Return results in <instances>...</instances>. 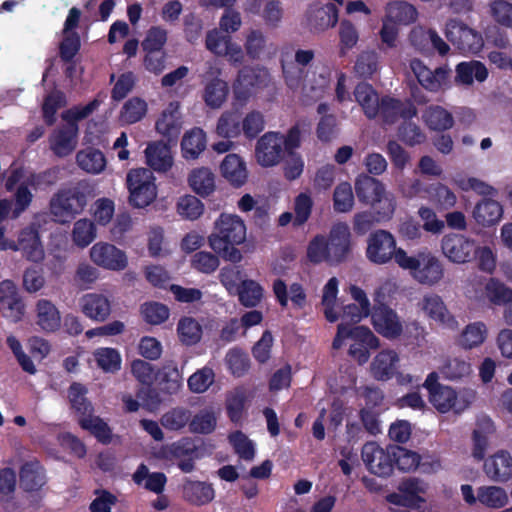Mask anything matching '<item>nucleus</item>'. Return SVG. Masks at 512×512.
Returning <instances> with one entry per match:
<instances>
[{
  "label": "nucleus",
  "mask_w": 512,
  "mask_h": 512,
  "mask_svg": "<svg viewBox=\"0 0 512 512\" xmlns=\"http://www.w3.org/2000/svg\"><path fill=\"white\" fill-rule=\"evenodd\" d=\"M246 239V226L237 215L222 213L208 237L211 249L225 261L238 263L243 256L237 248Z\"/></svg>",
  "instance_id": "1"
},
{
  "label": "nucleus",
  "mask_w": 512,
  "mask_h": 512,
  "mask_svg": "<svg viewBox=\"0 0 512 512\" xmlns=\"http://www.w3.org/2000/svg\"><path fill=\"white\" fill-rule=\"evenodd\" d=\"M399 267L409 271L411 277L422 285L433 286L444 276L441 261L427 249L420 250L412 256L407 252H400Z\"/></svg>",
  "instance_id": "2"
},
{
  "label": "nucleus",
  "mask_w": 512,
  "mask_h": 512,
  "mask_svg": "<svg viewBox=\"0 0 512 512\" xmlns=\"http://www.w3.org/2000/svg\"><path fill=\"white\" fill-rule=\"evenodd\" d=\"M86 206L87 190L81 183L59 189L49 201L50 214L61 224L70 223Z\"/></svg>",
  "instance_id": "3"
},
{
  "label": "nucleus",
  "mask_w": 512,
  "mask_h": 512,
  "mask_svg": "<svg viewBox=\"0 0 512 512\" xmlns=\"http://www.w3.org/2000/svg\"><path fill=\"white\" fill-rule=\"evenodd\" d=\"M365 256L375 265H386L394 262L399 266V253L406 252L397 246L395 236L388 230L376 229L372 231L366 240Z\"/></svg>",
  "instance_id": "4"
},
{
  "label": "nucleus",
  "mask_w": 512,
  "mask_h": 512,
  "mask_svg": "<svg viewBox=\"0 0 512 512\" xmlns=\"http://www.w3.org/2000/svg\"><path fill=\"white\" fill-rule=\"evenodd\" d=\"M155 176L151 169H131L126 176L129 204L134 208H145L157 197Z\"/></svg>",
  "instance_id": "5"
},
{
  "label": "nucleus",
  "mask_w": 512,
  "mask_h": 512,
  "mask_svg": "<svg viewBox=\"0 0 512 512\" xmlns=\"http://www.w3.org/2000/svg\"><path fill=\"white\" fill-rule=\"evenodd\" d=\"M446 37L462 53L476 54L484 46V40L478 31L460 20H450L446 25Z\"/></svg>",
  "instance_id": "6"
},
{
  "label": "nucleus",
  "mask_w": 512,
  "mask_h": 512,
  "mask_svg": "<svg viewBox=\"0 0 512 512\" xmlns=\"http://www.w3.org/2000/svg\"><path fill=\"white\" fill-rule=\"evenodd\" d=\"M361 456L367 469L374 475L387 478L393 473L392 445L382 448L376 442L363 445Z\"/></svg>",
  "instance_id": "7"
},
{
  "label": "nucleus",
  "mask_w": 512,
  "mask_h": 512,
  "mask_svg": "<svg viewBox=\"0 0 512 512\" xmlns=\"http://www.w3.org/2000/svg\"><path fill=\"white\" fill-rule=\"evenodd\" d=\"M375 331L388 340L398 339L403 333V322L397 312L385 303H375L371 311Z\"/></svg>",
  "instance_id": "8"
},
{
  "label": "nucleus",
  "mask_w": 512,
  "mask_h": 512,
  "mask_svg": "<svg viewBox=\"0 0 512 512\" xmlns=\"http://www.w3.org/2000/svg\"><path fill=\"white\" fill-rule=\"evenodd\" d=\"M441 250L450 262L464 264L474 260L477 242L465 235L450 233L442 238Z\"/></svg>",
  "instance_id": "9"
},
{
  "label": "nucleus",
  "mask_w": 512,
  "mask_h": 512,
  "mask_svg": "<svg viewBox=\"0 0 512 512\" xmlns=\"http://www.w3.org/2000/svg\"><path fill=\"white\" fill-rule=\"evenodd\" d=\"M329 264L344 262L351 253V232L345 222L334 224L326 237Z\"/></svg>",
  "instance_id": "10"
},
{
  "label": "nucleus",
  "mask_w": 512,
  "mask_h": 512,
  "mask_svg": "<svg viewBox=\"0 0 512 512\" xmlns=\"http://www.w3.org/2000/svg\"><path fill=\"white\" fill-rule=\"evenodd\" d=\"M409 40L415 50L425 56H432L435 53L445 56L450 50L449 45L435 30L422 26L414 27L411 30Z\"/></svg>",
  "instance_id": "11"
},
{
  "label": "nucleus",
  "mask_w": 512,
  "mask_h": 512,
  "mask_svg": "<svg viewBox=\"0 0 512 512\" xmlns=\"http://www.w3.org/2000/svg\"><path fill=\"white\" fill-rule=\"evenodd\" d=\"M284 154L280 132H266L256 143L255 157L262 167L276 166L282 161Z\"/></svg>",
  "instance_id": "12"
},
{
  "label": "nucleus",
  "mask_w": 512,
  "mask_h": 512,
  "mask_svg": "<svg viewBox=\"0 0 512 512\" xmlns=\"http://www.w3.org/2000/svg\"><path fill=\"white\" fill-rule=\"evenodd\" d=\"M0 312L13 323L21 321L25 314V304L12 280L0 282Z\"/></svg>",
  "instance_id": "13"
},
{
  "label": "nucleus",
  "mask_w": 512,
  "mask_h": 512,
  "mask_svg": "<svg viewBox=\"0 0 512 512\" xmlns=\"http://www.w3.org/2000/svg\"><path fill=\"white\" fill-rule=\"evenodd\" d=\"M267 76L268 72L265 69L249 66L240 69L233 85L235 98L239 101L248 100L253 89L265 85Z\"/></svg>",
  "instance_id": "14"
},
{
  "label": "nucleus",
  "mask_w": 512,
  "mask_h": 512,
  "mask_svg": "<svg viewBox=\"0 0 512 512\" xmlns=\"http://www.w3.org/2000/svg\"><path fill=\"white\" fill-rule=\"evenodd\" d=\"M416 115L417 109L409 100L401 101L390 96L381 98L378 116L384 124H394L399 118L411 120Z\"/></svg>",
  "instance_id": "15"
},
{
  "label": "nucleus",
  "mask_w": 512,
  "mask_h": 512,
  "mask_svg": "<svg viewBox=\"0 0 512 512\" xmlns=\"http://www.w3.org/2000/svg\"><path fill=\"white\" fill-rule=\"evenodd\" d=\"M410 66L419 84L428 91L438 92L448 82L450 70L447 67L431 70L419 59L412 60Z\"/></svg>",
  "instance_id": "16"
},
{
  "label": "nucleus",
  "mask_w": 512,
  "mask_h": 512,
  "mask_svg": "<svg viewBox=\"0 0 512 512\" xmlns=\"http://www.w3.org/2000/svg\"><path fill=\"white\" fill-rule=\"evenodd\" d=\"M91 260L98 266L120 271L127 266V257L123 251L109 243H96L90 250Z\"/></svg>",
  "instance_id": "17"
},
{
  "label": "nucleus",
  "mask_w": 512,
  "mask_h": 512,
  "mask_svg": "<svg viewBox=\"0 0 512 512\" xmlns=\"http://www.w3.org/2000/svg\"><path fill=\"white\" fill-rule=\"evenodd\" d=\"M12 251H21L24 257L32 262H40L44 259V249L40 240L39 232L34 227L23 228L18 235L17 241H13Z\"/></svg>",
  "instance_id": "18"
},
{
  "label": "nucleus",
  "mask_w": 512,
  "mask_h": 512,
  "mask_svg": "<svg viewBox=\"0 0 512 512\" xmlns=\"http://www.w3.org/2000/svg\"><path fill=\"white\" fill-rule=\"evenodd\" d=\"M78 124H66L57 128L49 137L51 151L59 158L69 156L76 148Z\"/></svg>",
  "instance_id": "19"
},
{
  "label": "nucleus",
  "mask_w": 512,
  "mask_h": 512,
  "mask_svg": "<svg viewBox=\"0 0 512 512\" xmlns=\"http://www.w3.org/2000/svg\"><path fill=\"white\" fill-rule=\"evenodd\" d=\"M19 482L25 492H37L46 485V470L39 460L32 459L21 465Z\"/></svg>",
  "instance_id": "20"
},
{
  "label": "nucleus",
  "mask_w": 512,
  "mask_h": 512,
  "mask_svg": "<svg viewBox=\"0 0 512 512\" xmlns=\"http://www.w3.org/2000/svg\"><path fill=\"white\" fill-rule=\"evenodd\" d=\"M483 469L491 481L507 482L512 478V456L508 451L500 450L485 460Z\"/></svg>",
  "instance_id": "21"
},
{
  "label": "nucleus",
  "mask_w": 512,
  "mask_h": 512,
  "mask_svg": "<svg viewBox=\"0 0 512 512\" xmlns=\"http://www.w3.org/2000/svg\"><path fill=\"white\" fill-rule=\"evenodd\" d=\"M178 102H170L162 111L155 123L156 131L167 139L174 142L178 139L181 131V117Z\"/></svg>",
  "instance_id": "22"
},
{
  "label": "nucleus",
  "mask_w": 512,
  "mask_h": 512,
  "mask_svg": "<svg viewBox=\"0 0 512 512\" xmlns=\"http://www.w3.org/2000/svg\"><path fill=\"white\" fill-rule=\"evenodd\" d=\"M182 498L193 506H204L215 498L211 483L185 478L182 484Z\"/></svg>",
  "instance_id": "23"
},
{
  "label": "nucleus",
  "mask_w": 512,
  "mask_h": 512,
  "mask_svg": "<svg viewBox=\"0 0 512 512\" xmlns=\"http://www.w3.org/2000/svg\"><path fill=\"white\" fill-rule=\"evenodd\" d=\"M82 313L89 319L104 322L111 314V301L100 293H87L80 299Z\"/></svg>",
  "instance_id": "24"
},
{
  "label": "nucleus",
  "mask_w": 512,
  "mask_h": 512,
  "mask_svg": "<svg viewBox=\"0 0 512 512\" xmlns=\"http://www.w3.org/2000/svg\"><path fill=\"white\" fill-rule=\"evenodd\" d=\"M272 289L281 307H287L289 299L296 308L302 309L306 305L307 295L300 283H292L288 292L285 281L278 278L274 280Z\"/></svg>",
  "instance_id": "25"
},
{
  "label": "nucleus",
  "mask_w": 512,
  "mask_h": 512,
  "mask_svg": "<svg viewBox=\"0 0 512 512\" xmlns=\"http://www.w3.org/2000/svg\"><path fill=\"white\" fill-rule=\"evenodd\" d=\"M36 324L45 333H54L61 327V314L52 301L39 299L35 306Z\"/></svg>",
  "instance_id": "26"
},
{
  "label": "nucleus",
  "mask_w": 512,
  "mask_h": 512,
  "mask_svg": "<svg viewBox=\"0 0 512 512\" xmlns=\"http://www.w3.org/2000/svg\"><path fill=\"white\" fill-rule=\"evenodd\" d=\"M222 176L234 187L239 188L248 178L246 164L243 159L234 153L227 154L220 165Z\"/></svg>",
  "instance_id": "27"
},
{
  "label": "nucleus",
  "mask_w": 512,
  "mask_h": 512,
  "mask_svg": "<svg viewBox=\"0 0 512 512\" xmlns=\"http://www.w3.org/2000/svg\"><path fill=\"white\" fill-rule=\"evenodd\" d=\"M472 214L477 224L490 227L500 221L503 216V208L498 201L483 198L475 205Z\"/></svg>",
  "instance_id": "28"
},
{
  "label": "nucleus",
  "mask_w": 512,
  "mask_h": 512,
  "mask_svg": "<svg viewBox=\"0 0 512 512\" xmlns=\"http://www.w3.org/2000/svg\"><path fill=\"white\" fill-rule=\"evenodd\" d=\"M355 193L361 203L370 205L385 194L386 190L378 179L369 175H360L355 181Z\"/></svg>",
  "instance_id": "29"
},
{
  "label": "nucleus",
  "mask_w": 512,
  "mask_h": 512,
  "mask_svg": "<svg viewBox=\"0 0 512 512\" xmlns=\"http://www.w3.org/2000/svg\"><path fill=\"white\" fill-rule=\"evenodd\" d=\"M206 133L199 127L187 131L181 141L182 156L186 160H195L206 149Z\"/></svg>",
  "instance_id": "30"
},
{
  "label": "nucleus",
  "mask_w": 512,
  "mask_h": 512,
  "mask_svg": "<svg viewBox=\"0 0 512 512\" xmlns=\"http://www.w3.org/2000/svg\"><path fill=\"white\" fill-rule=\"evenodd\" d=\"M147 165L154 171L166 172L173 165L168 145L161 142L149 144L145 150Z\"/></svg>",
  "instance_id": "31"
},
{
  "label": "nucleus",
  "mask_w": 512,
  "mask_h": 512,
  "mask_svg": "<svg viewBox=\"0 0 512 512\" xmlns=\"http://www.w3.org/2000/svg\"><path fill=\"white\" fill-rule=\"evenodd\" d=\"M428 398L431 405L440 413H447L451 410L459 413L464 409V407L458 406L456 391L446 385L434 389Z\"/></svg>",
  "instance_id": "32"
},
{
  "label": "nucleus",
  "mask_w": 512,
  "mask_h": 512,
  "mask_svg": "<svg viewBox=\"0 0 512 512\" xmlns=\"http://www.w3.org/2000/svg\"><path fill=\"white\" fill-rule=\"evenodd\" d=\"M398 355L393 350H383L374 358L371 369L374 377L380 381L391 379L395 373Z\"/></svg>",
  "instance_id": "33"
},
{
  "label": "nucleus",
  "mask_w": 512,
  "mask_h": 512,
  "mask_svg": "<svg viewBox=\"0 0 512 512\" xmlns=\"http://www.w3.org/2000/svg\"><path fill=\"white\" fill-rule=\"evenodd\" d=\"M423 310L434 321L452 327L456 320L447 310L443 300L436 294L425 296L423 299Z\"/></svg>",
  "instance_id": "34"
},
{
  "label": "nucleus",
  "mask_w": 512,
  "mask_h": 512,
  "mask_svg": "<svg viewBox=\"0 0 512 512\" xmlns=\"http://www.w3.org/2000/svg\"><path fill=\"white\" fill-rule=\"evenodd\" d=\"M488 77L486 66L480 61L461 62L456 66L455 80L458 83L470 85L474 79L478 82H484Z\"/></svg>",
  "instance_id": "35"
},
{
  "label": "nucleus",
  "mask_w": 512,
  "mask_h": 512,
  "mask_svg": "<svg viewBox=\"0 0 512 512\" xmlns=\"http://www.w3.org/2000/svg\"><path fill=\"white\" fill-rule=\"evenodd\" d=\"M176 330L179 341L185 346H194L198 344L202 339V326L193 317H181L177 323Z\"/></svg>",
  "instance_id": "36"
},
{
  "label": "nucleus",
  "mask_w": 512,
  "mask_h": 512,
  "mask_svg": "<svg viewBox=\"0 0 512 512\" xmlns=\"http://www.w3.org/2000/svg\"><path fill=\"white\" fill-rule=\"evenodd\" d=\"M228 93L229 87L227 82L216 76L206 83L203 100L208 107L217 109L224 104Z\"/></svg>",
  "instance_id": "37"
},
{
  "label": "nucleus",
  "mask_w": 512,
  "mask_h": 512,
  "mask_svg": "<svg viewBox=\"0 0 512 512\" xmlns=\"http://www.w3.org/2000/svg\"><path fill=\"white\" fill-rule=\"evenodd\" d=\"M422 117L428 128L434 131L448 130L454 124L452 114L438 105L427 107Z\"/></svg>",
  "instance_id": "38"
},
{
  "label": "nucleus",
  "mask_w": 512,
  "mask_h": 512,
  "mask_svg": "<svg viewBox=\"0 0 512 512\" xmlns=\"http://www.w3.org/2000/svg\"><path fill=\"white\" fill-rule=\"evenodd\" d=\"M76 162L82 170L92 174H98L106 167L104 154L99 149L93 147L80 150L76 154Z\"/></svg>",
  "instance_id": "39"
},
{
  "label": "nucleus",
  "mask_w": 512,
  "mask_h": 512,
  "mask_svg": "<svg viewBox=\"0 0 512 512\" xmlns=\"http://www.w3.org/2000/svg\"><path fill=\"white\" fill-rule=\"evenodd\" d=\"M188 181L196 194L202 197L209 196L215 190L214 174L209 168L194 169L190 173Z\"/></svg>",
  "instance_id": "40"
},
{
  "label": "nucleus",
  "mask_w": 512,
  "mask_h": 512,
  "mask_svg": "<svg viewBox=\"0 0 512 512\" xmlns=\"http://www.w3.org/2000/svg\"><path fill=\"white\" fill-rule=\"evenodd\" d=\"M160 391L166 395L176 394L182 387L181 375L175 366H164L158 370L155 379Z\"/></svg>",
  "instance_id": "41"
},
{
  "label": "nucleus",
  "mask_w": 512,
  "mask_h": 512,
  "mask_svg": "<svg viewBox=\"0 0 512 512\" xmlns=\"http://www.w3.org/2000/svg\"><path fill=\"white\" fill-rule=\"evenodd\" d=\"M87 388L78 382H73L69 387V401L71 407L80 417H90L93 414V406L86 398Z\"/></svg>",
  "instance_id": "42"
},
{
  "label": "nucleus",
  "mask_w": 512,
  "mask_h": 512,
  "mask_svg": "<svg viewBox=\"0 0 512 512\" xmlns=\"http://www.w3.org/2000/svg\"><path fill=\"white\" fill-rule=\"evenodd\" d=\"M393 470L397 468L401 472H411L418 468L421 456L412 450L398 445H392Z\"/></svg>",
  "instance_id": "43"
},
{
  "label": "nucleus",
  "mask_w": 512,
  "mask_h": 512,
  "mask_svg": "<svg viewBox=\"0 0 512 512\" xmlns=\"http://www.w3.org/2000/svg\"><path fill=\"white\" fill-rule=\"evenodd\" d=\"M80 427L89 431L100 443L109 444L112 440V431L108 424L98 416L80 417Z\"/></svg>",
  "instance_id": "44"
},
{
  "label": "nucleus",
  "mask_w": 512,
  "mask_h": 512,
  "mask_svg": "<svg viewBox=\"0 0 512 512\" xmlns=\"http://www.w3.org/2000/svg\"><path fill=\"white\" fill-rule=\"evenodd\" d=\"M374 341H370L368 336L362 338L351 337L354 341L349 347V355L356 360L360 365L365 364L370 358V350H375L380 346V341L377 336L372 332Z\"/></svg>",
  "instance_id": "45"
},
{
  "label": "nucleus",
  "mask_w": 512,
  "mask_h": 512,
  "mask_svg": "<svg viewBox=\"0 0 512 512\" xmlns=\"http://www.w3.org/2000/svg\"><path fill=\"white\" fill-rule=\"evenodd\" d=\"M487 337V328L483 322L468 324L459 337V345L464 349L480 346Z\"/></svg>",
  "instance_id": "46"
},
{
  "label": "nucleus",
  "mask_w": 512,
  "mask_h": 512,
  "mask_svg": "<svg viewBox=\"0 0 512 512\" xmlns=\"http://www.w3.org/2000/svg\"><path fill=\"white\" fill-rule=\"evenodd\" d=\"M241 115L237 111H226L218 119L216 132L223 138H235L241 134Z\"/></svg>",
  "instance_id": "47"
},
{
  "label": "nucleus",
  "mask_w": 512,
  "mask_h": 512,
  "mask_svg": "<svg viewBox=\"0 0 512 512\" xmlns=\"http://www.w3.org/2000/svg\"><path fill=\"white\" fill-rule=\"evenodd\" d=\"M140 314L146 323L150 325H161L168 320L170 310L168 306L163 303L147 301L141 304Z\"/></svg>",
  "instance_id": "48"
},
{
  "label": "nucleus",
  "mask_w": 512,
  "mask_h": 512,
  "mask_svg": "<svg viewBox=\"0 0 512 512\" xmlns=\"http://www.w3.org/2000/svg\"><path fill=\"white\" fill-rule=\"evenodd\" d=\"M416 8L405 2L396 1L390 3L387 8V19L393 23L410 24L417 18Z\"/></svg>",
  "instance_id": "49"
},
{
  "label": "nucleus",
  "mask_w": 512,
  "mask_h": 512,
  "mask_svg": "<svg viewBox=\"0 0 512 512\" xmlns=\"http://www.w3.org/2000/svg\"><path fill=\"white\" fill-rule=\"evenodd\" d=\"M192 413L185 407H174L161 417V425L170 431H179L190 423Z\"/></svg>",
  "instance_id": "50"
},
{
  "label": "nucleus",
  "mask_w": 512,
  "mask_h": 512,
  "mask_svg": "<svg viewBox=\"0 0 512 512\" xmlns=\"http://www.w3.org/2000/svg\"><path fill=\"white\" fill-rule=\"evenodd\" d=\"M66 103V96L60 90H54L45 97L42 105V115L47 126L55 124L58 109L64 107Z\"/></svg>",
  "instance_id": "51"
},
{
  "label": "nucleus",
  "mask_w": 512,
  "mask_h": 512,
  "mask_svg": "<svg viewBox=\"0 0 512 512\" xmlns=\"http://www.w3.org/2000/svg\"><path fill=\"white\" fill-rule=\"evenodd\" d=\"M339 56L345 57L359 41V32L354 24L343 19L339 25Z\"/></svg>",
  "instance_id": "52"
},
{
  "label": "nucleus",
  "mask_w": 512,
  "mask_h": 512,
  "mask_svg": "<svg viewBox=\"0 0 512 512\" xmlns=\"http://www.w3.org/2000/svg\"><path fill=\"white\" fill-rule=\"evenodd\" d=\"M238 297L243 306L255 307L261 302L263 288L254 280H243L238 287Z\"/></svg>",
  "instance_id": "53"
},
{
  "label": "nucleus",
  "mask_w": 512,
  "mask_h": 512,
  "mask_svg": "<svg viewBox=\"0 0 512 512\" xmlns=\"http://www.w3.org/2000/svg\"><path fill=\"white\" fill-rule=\"evenodd\" d=\"M146 113L147 103L139 97H132L124 103L120 111V119L126 124H134L141 121Z\"/></svg>",
  "instance_id": "54"
},
{
  "label": "nucleus",
  "mask_w": 512,
  "mask_h": 512,
  "mask_svg": "<svg viewBox=\"0 0 512 512\" xmlns=\"http://www.w3.org/2000/svg\"><path fill=\"white\" fill-rule=\"evenodd\" d=\"M478 501L490 508H502L508 503V495L501 487L482 486L478 488Z\"/></svg>",
  "instance_id": "55"
},
{
  "label": "nucleus",
  "mask_w": 512,
  "mask_h": 512,
  "mask_svg": "<svg viewBox=\"0 0 512 512\" xmlns=\"http://www.w3.org/2000/svg\"><path fill=\"white\" fill-rule=\"evenodd\" d=\"M338 293V280L332 277L328 280L323 288L321 304L324 307V315L327 321L334 323L338 320L339 315L335 312V302Z\"/></svg>",
  "instance_id": "56"
},
{
  "label": "nucleus",
  "mask_w": 512,
  "mask_h": 512,
  "mask_svg": "<svg viewBox=\"0 0 512 512\" xmlns=\"http://www.w3.org/2000/svg\"><path fill=\"white\" fill-rule=\"evenodd\" d=\"M96 237V227L93 221L87 218L79 219L74 223L72 239L81 248L87 247Z\"/></svg>",
  "instance_id": "57"
},
{
  "label": "nucleus",
  "mask_w": 512,
  "mask_h": 512,
  "mask_svg": "<svg viewBox=\"0 0 512 512\" xmlns=\"http://www.w3.org/2000/svg\"><path fill=\"white\" fill-rule=\"evenodd\" d=\"M231 374L235 377L244 376L250 368V359L246 352L240 348L230 349L225 357Z\"/></svg>",
  "instance_id": "58"
},
{
  "label": "nucleus",
  "mask_w": 512,
  "mask_h": 512,
  "mask_svg": "<svg viewBox=\"0 0 512 512\" xmlns=\"http://www.w3.org/2000/svg\"><path fill=\"white\" fill-rule=\"evenodd\" d=\"M94 358L99 368L104 372H117L121 368V356L114 348H99L94 352Z\"/></svg>",
  "instance_id": "59"
},
{
  "label": "nucleus",
  "mask_w": 512,
  "mask_h": 512,
  "mask_svg": "<svg viewBox=\"0 0 512 512\" xmlns=\"http://www.w3.org/2000/svg\"><path fill=\"white\" fill-rule=\"evenodd\" d=\"M354 206L352 186L348 182L338 184L333 193V207L338 213H347Z\"/></svg>",
  "instance_id": "60"
},
{
  "label": "nucleus",
  "mask_w": 512,
  "mask_h": 512,
  "mask_svg": "<svg viewBox=\"0 0 512 512\" xmlns=\"http://www.w3.org/2000/svg\"><path fill=\"white\" fill-rule=\"evenodd\" d=\"M168 39L167 30L161 26L150 27L141 43L144 52L164 51V46Z\"/></svg>",
  "instance_id": "61"
},
{
  "label": "nucleus",
  "mask_w": 512,
  "mask_h": 512,
  "mask_svg": "<svg viewBox=\"0 0 512 512\" xmlns=\"http://www.w3.org/2000/svg\"><path fill=\"white\" fill-rule=\"evenodd\" d=\"M59 174V167H51L38 173H31L26 178V183L34 190H45L58 182Z\"/></svg>",
  "instance_id": "62"
},
{
  "label": "nucleus",
  "mask_w": 512,
  "mask_h": 512,
  "mask_svg": "<svg viewBox=\"0 0 512 512\" xmlns=\"http://www.w3.org/2000/svg\"><path fill=\"white\" fill-rule=\"evenodd\" d=\"M372 214L376 217L377 223L389 221L395 212L396 201L391 193H385L375 202H372Z\"/></svg>",
  "instance_id": "63"
},
{
  "label": "nucleus",
  "mask_w": 512,
  "mask_h": 512,
  "mask_svg": "<svg viewBox=\"0 0 512 512\" xmlns=\"http://www.w3.org/2000/svg\"><path fill=\"white\" fill-rule=\"evenodd\" d=\"M485 292L495 305H508L512 301V290L497 279L491 278L487 282Z\"/></svg>",
  "instance_id": "64"
}]
</instances>
